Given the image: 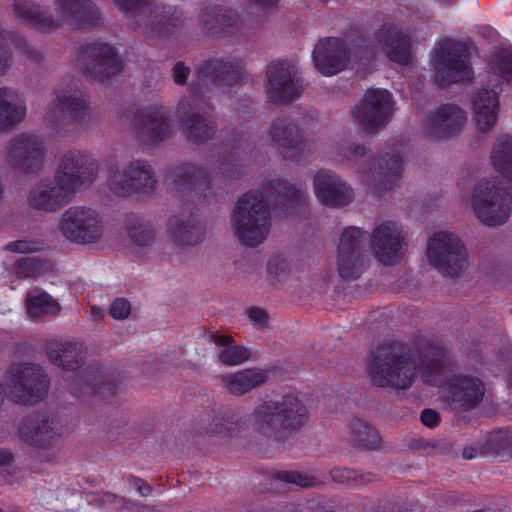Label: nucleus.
Returning <instances> with one entry per match:
<instances>
[{
  "mask_svg": "<svg viewBox=\"0 0 512 512\" xmlns=\"http://www.w3.org/2000/svg\"><path fill=\"white\" fill-rule=\"evenodd\" d=\"M284 217L305 215L307 194L302 185L280 178L268 180L262 190L245 193L233 211V227L239 242L248 247L262 244L270 231L269 206Z\"/></svg>",
  "mask_w": 512,
  "mask_h": 512,
  "instance_id": "nucleus-1",
  "label": "nucleus"
},
{
  "mask_svg": "<svg viewBox=\"0 0 512 512\" xmlns=\"http://www.w3.org/2000/svg\"><path fill=\"white\" fill-rule=\"evenodd\" d=\"M248 80L244 62L238 57L210 58L201 61L194 69L190 84L191 95L182 97L177 106L183 132L187 140L194 143L208 141L215 131L213 123L194 113L197 98L204 93L219 92L245 84Z\"/></svg>",
  "mask_w": 512,
  "mask_h": 512,
  "instance_id": "nucleus-2",
  "label": "nucleus"
},
{
  "mask_svg": "<svg viewBox=\"0 0 512 512\" xmlns=\"http://www.w3.org/2000/svg\"><path fill=\"white\" fill-rule=\"evenodd\" d=\"M98 164L89 154L81 151L67 152L57 169L55 181L41 185L29 195V205L37 210L56 211L68 203L76 188L95 180Z\"/></svg>",
  "mask_w": 512,
  "mask_h": 512,
  "instance_id": "nucleus-3",
  "label": "nucleus"
},
{
  "mask_svg": "<svg viewBox=\"0 0 512 512\" xmlns=\"http://www.w3.org/2000/svg\"><path fill=\"white\" fill-rule=\"evenodd\" d=\"M419 369L423 381L430 386L445 387L446 397L458 410L469 411L476 408L485 395V384L471 375H451L452 368L444 351L436 347L430 355L421 358Z\"/></svg>",
  "mask_w": 512,
  "mask_h": 512,
  "instance_id": "nucleus-4",
  "label": "nucleus"
},
{
  "mask_svg": "<svg viewBox=\"0 0 512 512\" xmlns=\"http://www.w3.org/2000/svg\"><path fill=\"white\" fill-rule=\"evenodd\" d=\"M367 368L372 384L380 388L408 389L416 375L410 353L392 342H383L370 351Z\"/></svg>",
  "mask_w": 512,
  "mask_h": 512,
  "instance_id": "nucleus-5",
  "label": "nucleus"
},
{
  "mask_svg": "<svg viewBox=\"0 0 512 512\" xmlns=\"http://www.w3.org/2000/svg\"><path fill=\"white\" fill-rule=\"evenodd\" d=\"M309 417L306 405L295 393H288L277 400L264 401L258 405L249 418L253 430L272 437L277 428L297 431L305 425Z\"/></svg>",
  "mask_w": 512,
  "mask_h": 512,
  "instance_id": "nucleus-6",
  "label": "nucleus"
},
{
  "mask_svg": "<svg viewBox=\"0 0 512 512\" xmlns=\"http://www.w3.org/2000/svg\"><path fill=\"white\" fill-rule=\"evenodd\" d=\"M118 10L131 17L133 29L154 38L173 34L183 24V12L176 6L154 5L153 0H113Z\"/></svg>",
  "mask_w": 512,
  "mask_h": 512,
  "instance_id": "nucleus-7",
  "label": "nucleus"
},
{
  "mask_svg": "<svg viewBox=\"0 0 512 512\" xmlns=\"http://www.w3.org/2000/svg\"><path fill=\"white\" fill-rule=\"evenodd\" d=\"M472 206L482 224L500 226L510 217L512 193L496 177L482 179L474 189Z\"/></svg>",
  "mask_w": 512,
  "mask_h": 512,
  "instance_id": "nucleus-8",
  "label": "nucleus"
},
{
  "mask_svg": "<svg viewBox=\"0 0 512 512\" xmlns=\"http://www.w3.org/2000/svg\"><path fill=\"white\" fill-rule=\"evenodd\" d=\"M433 70L435 82L442 87L470 81L474 72L466 44L461 41H442L436 50Z\"/></svg>",
  "mask_w": 512,
  "mask_h": 512,
  "instance_id": "nucleus-9",
  "label": "nucleus"
},
{
  "mask_svg": "<svg viewBox=\"0 0 512 512\" xmlns=\"http://www.w3.org/2000/svg\"><path fill=\"white\" fill-rule=\"evenodd\" d=\"M156 177L147 161L134 160L119 169L116 164L108 169L107 185L116 196L149 194L154 191Z\"/></svg>",
  "mask_w": 512,
  "mask_h": 512,
  "instance_id": "nucleus-10",
  "label": "nucleus"
},
{
  "mask_svg": "<svg viewBox=\"0 0 512 512\" xmlns=\"http://www.w3.org/2000/svg\"><path fill=\"white\" fill-rule=\"evenodd\" d=\"M7 383L11 395L22 404H35L43 400L49 389V379L45 371L30 363L11 365Z\"/></svg>",
  "mask_w": 512,
  "mask_h": 512,
  "instance_id": "nucleus-11",
  "label": "nucleus"
},
{
  "mask_svg": "<svg viewBox=\"0 0 512 512\" xmlns=\"http://www.w3.org/2000/svg\"><path fill=\"white\" fill-rule=\"evenodd\" d=\"M426 256L434 268L451 277L460 275L467 265L465 246L449 232H438L430 238Z\"/></svg>",
  "mask_w": 512,
  "mask_h": 512,
  "instance_id": "nucleus-12",
  "label": "nucleus"
},
{
  "mask_svg": "<svg viewBox=\"0 0 512 512\" xmlns=\"http://www.w3.org/2000/svg\"><path fill=\"white\" fill-rule=\"evenodd\" d=\"M80 70L86 78L105 82L123 68L121 58L113 46L107 43H87L78 54Z\"/></svg>",
  "mask_w": 512,
  "mask_h": 512,
  "instance_id": "nucleus-13",
  "label": "nucleus"
},
{
  "mask_svg": "<svg viewBox=\"0 0 512 512\" xmlns=\"http://www.w3.org/2000/svg\"><path fill=\"white\" fill-rule=\"evenodd\" d=\"M121 384L120 374L108 373L103 367L90 364L74 374L70 390L77 398L101 397L111 402V398L121 391Z\"/></svg>",
  "mask_w": 512,
  "mask_h": 512,
  "instance_id": "nucleus-14",
  "label": "nucleus"
},
{
  "mask_svg": "<svg viewBox=\"0 0 512 512\" xmlns=\"http://www.w3.org/2000/svg\"><path fill=\"white\" fill-rule=\"evenodd\" d=\"M165 180L192 202H210L212 184L209 173L189 163H178L170 167Z\"/></svg>",
  "mask_w": 512,
  "mask_h": 512,
  "instance_id": "nucleus-15",
  "label": "nucleus"
},
{
  "mask_svg": "<svg viewBox=\"0 0 512 512\" xmlns=\"http://www.w3.org/2000/svg\"><path fill=\"white\" fill-rule=\"evenodd\" d=\"M392 94L385 89H368L359 106L352 110L354 120L367 133L385 127L392 118Z\"/></svg>",
  "mask_w": 512,
  "mask_h": 512,
  "instance_id": "nucleus-16",
  "label": "nucleus"
},
{
  "mask_svg": "<svg viewBox=\"0 0 512 512\" xmlns=\"http://www.w3.org/2000/svg\"><path fill=\"white\" fill-rule=\"evenodd\" d=\"M367 233L355 226L344 229L338 245L339 276L347 281L358 279L364 271Z\"/></svg>",
  "mask_w": 512,
  "mask_h": 512,
  "instance_id": "nucleus-17",
  "label": "nucleus"
},
{
  "mask_svg": "<svg viewBox=\"0 0 512 512\" xmlns=\"http://www.w3.org/2000/svg\"><path fill=\"white\" fill-rule=\"evenodd\" d=\"M266 94L273 103H287L300 97L303 82L290 61H273L266 72Z\"/></svg>",
  "mask_w": 512,
  "mask_h": 512,
  "instance_id": "nucleus-18",
  "label": "nucleus"
},
{
  "mask_svg": "<svg viewBox=\"0 0 512 512\" xmlns=\"http://www.w3.org/2000/svg\"><path fill=\"white\" fill-rule=\"evenodd\" d=\"M59 229L65 238L77 244L94 243L103 232L97 212L87 207L66 210Z\"/></svg>",
  "mask_w": 512,
  "mask_h": 512,
  "instance_id": "nucleus-19",
  "label": "nucleus"
},
{
  "mask_svg": "<svg viewBox=\"0 0 512 512\" xmlns=\"http://www.w3.org/2000/svg\"><path fill=\"white\" fill-rule=\"evenodd\" d=\"M44 154V143L35 135L21 133L9 141L8 161L18 174L37 173L42 166Z\"/></svg>",
  "mask_w": 512,
  "mask_h": 512,
  "instance_id": "nucleus-20",
  "label": "nucleus"
},
{
  "mask_svg": "<svg viewBox=\"0 0 512 512\" xmlns=\"http://www.w3.org/2000/svg\"><path fill=\"white\" fill-rule=\"evenodd\" d=\"M47 115L52 123L59 126L86 123L90 116L88 97L81 90L58 91Z\"/></svg>",
  "mask_w": 512,
  "mask_h": 512,
  "instance_id": "nucleus-21",
  "label": "nucleus"
},
{
  "mask_svg": "<svg viewBox=\"0 0 512 512\" xmlns=\"http://www.w3.org/2000/svg\"><path fill=\"white\" fill-rule=\"evenodd\" d=\"M134 127L139 139L147 144L160 143L173 131L168 111L157 105L140 109L134 117Z\"/></svg>",
  "mask_w": 512,
  "mask_h": 512,
  "instance_id": "nucleus-22",
  "label": "nucleus"
},
{
  "mask_svg": "<svg viewBox=\"0 0 512 512\" xmlns=\"http://www.w3.org/2000/svg\"><path fill=\"white\" fill-rule=\"evenodd\" d=\"M270 136L285 160L299 163L308 150L301 128L290 117L277 118L271 125Z\"/></svg>",
  "mask_w": 512,
  "mask_h": 512,
  "instance_id": "nucleus-23",
  "label": "nucleus"
},
{
  "mask_svg": "<svg viewBox=\"0 0 512 512\" xmlns=\"http://www.w3.org/2000/svg\"><path fill=\"white\" fill-rule=\"evenodd\" d=\"M18 434L28 445L46 449L62 434V427L46 412H34L22 420L18 426Z\"/></svg>",
  "mask_w": 512,
  "mask_h": 512,
  "instance_id": "nucleus-24",
  "label": "nucleus"
},
{
  "mask_svg": "<svg viewBox=\"0 0 512 512\" xmlns=\"http://www.w3.org/2000/svg\"><path fill=\"white\" fill-rule=\"evenodd\" d=\"M404 239L405 237L396 222H383L370 235L371 252L380 263L394 265L401 260Z\"/></svg>",
  "mask_w": 512,
  "mask_h": 512,
  "instance_id": "nucleus-25",
  "label": "nucleus"
},
{
  "mask_svg": "<svg viewBox=\"0 0 512 512\" xmlns=\"http://www.w3.org/2000/svg\"><path fill=\"white\" fill-rule=\"evenodd\" d=\"M466 117L464 111L455 104H443L428 114L423 123V134L429 140H442L457 135Z\"/></svg>",
  "mask_w": 512,
  "mask_h": 512,
  "instance_id": "nucleus-26",
  "label": "nucleus"
},
{
  "mask_svg": "<svg viewBox=\"0 0 512 512\" xmlns=\"http://www.w3.org/2000/svg\"><path fill=\"white\" fill-rule=\"evenodd\" d=\"M312 57L321 74L332 76L346 68L350 61V51L343 39L327 37L315 45Z\"/></svg>",
  "mask_w": 512,
  "mask_h": 512,
  "instance_id": "nucleus-27",
  "label": "nucleus"
},
{
  "mask_svg": "<svg viewBox=\"0 0 512 512\" xmlns=\"http://www.w3.org/2000/svg\"><path fill=\"white\" fill-rule=\"evenodd\" d=\"M313 184L317 198L326 206L344 207L354 199L352 187L331 170H319L314 176Z\"/></svg>",
  "mask_w": 512,
  "mask_h": 512,
  "instance_id": "nucleus-28",
  "label": "nucleus"
},
{
  "mask_svg": "<svg viewBox=\"0 0 512 512\" xmlns=\"http://www.w3.org/2000/svg\"><path fill=\"white\" fill-rule=\"evenodd\" d=\"M198 18L203 32L207 35L215 37L245 35L238 15L233 10L225 9L222 6L204 7Z\"/></svg>",
  "mask_w": 512,
  "mask_h": 512,
  "instance_id": "nucleus-29",
  "label": "nucleus"
},
{
  "mask_svg": "<svg viewBox=\"0 0 512 512\" xmlns=\"http://www.w3.org/2000/svg\"><path fill=\"white\" fill-rule=\"evenodd\" d=\"M403 161L394 152H387L374 158L372 167L366 171V176L374 183V190L378 195L390 191L401 179Z\"/></svg>",
  "mask_w": 512,
  "mask_h": 512,
  "instance_id": "nucleus-30",
  "label": "nucleus"
},
{
  "mask_svg": "<svg viewBox=\"0 0 512 512\" xmlns=\"http://www.w3.org/2000/svg\"><path fill=\"white\" fill-rule=\"evenodd\" d=\"M60 16L73 30L94 27L100 24L98 7L90 0H54Z\"/></svg>",
  "mask_w": 512,
  "mask_h": 512,
  "instance_id": "nucleus-31",
  "label": "nucleus"
},
{
  "mask_svg": "<svg viewBox=\"0 0 512 512\" xmlns=\"http://www.w3.org/2000/svg\"><path fill=\"white\" fill-rule=\"evenodd\" d=\"M378 44L394 63L406 66L411 62L409 37L390 25H382L375 33Z\"/></svg>",
  "mask_w": 512,
  "mask_h": 512,
  "instance_id": "nucleus-32",
  "label": "nucleus"
},
{
  "mask_svg": "<svg viewBox=\"0 0 512 512\" xmlns=\"http://www.w3.org/2000/svg\"><path fill=\"white\" fill-rule=\"evenodd\" d=\"M12 12L19 23L40 33H49L59 27L58 20L33 0H14Z\"/></svg>",
  "mask_w": 512,
  "mask_h": 512,
  "instance_id": "nucleus-33",
  "label": "nucleus"
},
{
  "mask_svg": "<svg viewBox=\"0 0 512 512\" xmlns=\"http://www.w3.org/2000/svg\"><path fill=\"white\" fill-rule=\"evenodd\" d=\"M45 350L52 364L67 371L78 369L84 363L86 354L85 345L74 341H48Z\"/></svg>",
  "mask_w": 512,
  "mask_h": 512,
  "instance_id": "nucleus-34",
  "label": "nucleus"
},
{
  "mask_svg": "<svg viewBox=\"0 0 512 512\" xmlns=\"http://www.w3.org/2000/svg\"><path fill=\"white\" fill-rule=\"evenodd\" d=\"M474 117L477 129L487 132L497 121L499 99L494 89L483 88L473 98Z\"/></svg>",
  "mask_w": 512,
  "mask_h": 512,
  "instance_id": "nucleus-35",
  "label": "nucleus"
},
{
  "mask_svg": "<svg viewBox=\"0 0 512 512\" xmlns=\"http://www.w3.org/2000/svg\"><path fill=\"white\" fill-rule=\"evenodd\" d=\"M221 380L229 393L242 396L263 385L268 380V373L265 369L254 367L223 375Z\"/></svg>",
  "mask_w": 512,
  "mask_h": 512,
  "instance_id": "nucleus-36",
  "label": "nucleus"
},
{
  "mask_svg": "<svg viewBox=\"0 0 512 512\" xmlns=\"http://www.w3.org/2000/svg\"><path fill=\"white\" fill-rule=\"evenodd\" d=\"M25 114L26 105L22 95L13 88L0 87V130L15 126Z\"/></svg>",
  "mask_w": 512,
  "mask_h": 512,
  "instance_id": "nucleus-37",
  "label": "nucleus"
},
{
  "mask_svg": "<svg viewBox=\"0 0 512 512\" xmlns=\"http://www.w3.org/2000/svg\"><path fill=\"white\" fill-rule=\"evenodd\" d=\"M168 230L178 245H195L200 242L204 232L193 213L185 218L184 214L172 216L168 220Z\"/></svg>",
  "mask_w": 512,
  "mask_h": 512,
  "instance_id": "nucleus-38",
  "label": "nucleus"
},
{
  "mask_svg": "<svg viewBox=\"0 0 512 512\" xmlns=\"http://www.w3.org/2000/svg\"><path fill=\"white\" fill-rule=\"evenodd\" d=\"M246 142V140L240 137L239 139H230L224 144V148L229 147L234 154V156H226V154L223 153L222 157L219 159L218 170L225 180L233 181L240 178L242 175L243 165L240 163V152H243L247 148L248 145Z\"/></svg>",
  "mask_w": 512,
  "mask_h": 512,
  "instance_id": "nucleus-39",
  "label": "nucleus"
},
{
  "mask_svg": "<svg viewBox=\"0 0 512 512\" xmlns=\"http://www.w3.org/2000/svg\"><path fill=\"white\" fill-rule=\"evenodd\" d=\"M491 160L494 169L504 178L512 181V136L502 134L496 139Z\"/></svg>",
  "mask_w": 512,
  "mask_h": 512,
  "instance_id": "nucleus-40",
  "label": "nucleus"
},
{
  "mask_svg": "<svg viewBox=\"0 0 512 512\" xmlns=\"http://www.w3.org/2000/svg\"><path fill=\"white\" fill-rule=\"evenodd\" d=\"M349 428L352 441L360 449L372 451L381 446V437L367 422L357 418L351 422Z\"/></svg>",
  "mask_w": 512,
  "mask_h": 512,
  "instance_id": "nucleus-41",
  "label": "nucleus"
},
{
  "mask_svg": "<svg viewBox=\"0 0 512 512\" xmlns=\"http://www.w3.org/2000/svg\"><path fill=\"white\" fill-rule=\"evenodd\" d=\"M26 306L31 317L55 315L60 310L58 303L50 294L39 290H33L27 295Z\"/></svg>",
  "mask_w": 512,
  "mask_h": 512,
  "instance_id": "nucleus-42",
  "label": "nucleus"
},
{
  "mask_svg": "<svg viewBox=\"0 0 512 512\" xmlns=\"http://www.w3.org/2000/svg\"><path fill=\"white\" fill-rule=\"evenodd\" d=\"M331 479L339 484L351 488H360L374 482L377 476L371 472H362L357 469L335 467L330 470Z\"/></svg>",
  "mask_w": 512,
  "mask_h": 512,
  "instance_id": "nucleus-43",
  "label": "nucleus"
},
{
  "mask_svg": "<svg viewBox=\"0 0 512 512\" xmlns=\"http://www.w3.org/2000/svg\"><path fill=\"white\" fill-rule=\"evenodd\" d=\"M241 417L236 413L225 412L220 417H215L208 425L206 433L211 436L237 437L241 433Z\"/></svg>",
  "mask_w": 512,
  "mask_h": 512,
  "instance_id": "nucleus-44",
  "label": "nucleus"
},
{
  "mask_svg": "<svg viewBox=\"0 0 512 512\" xmlns=\"http://www.w3.org/2000/svg\"><path fill=\"white\" fill-rule=\"evenodd\" d=\"M507 434L504 431H498L485 436L484 441L465 446L462 452L464 459L472 460L478 456L484 455L490 448L502 449L506 446Z\"/></svg>",
  "mask_w": 512,
  "mask_h": 512,
  "instance_id": "nucleus-45",
  "label": "nucleus"
},
{
  "mask_svg": "<svg viewBox=\"0 0 512 512\" xmlns=\"http://www.w3.org/2000/svg\"><path fill=\"white\" fill-rule=\"evenodd\" d=\"M274 479L280 482L294 484L301 488H315L325 485V481L304 472L282 470L274 473Z\"/></svg>",
  "mask_w": 512,
  "mask_h": 512,
  "instance_id": "nucleus-46",
  "label": "nucleus"
},
{
  "mask_svg": "<svg viewBox=\"0 0 512 512\" xmlns=\"http://www.w3.org/2000/svg\"><path fill=\"white\" fill-rule=\"evenodd\" d=\"M490 68L498 77L512 81V50L501 48L493 53Z\"/></svg>",
  "mask_w": 512,
  "mask_h": 512,
  "instance_id": "nucleus-47",
  "label": "nucleus"
},
{
  "mask_svg": "<svg viewBox=\"0 0 512 512\" xmlns=\"http://www.w3.org/2000/svg\"><path fill=\"white\" fill-rule=\"evenodd\" d=\"M46 271V263L34 257L20 258L15 262V273L20 278H36Z\"/></svg>",
  "mask_w": 512,
  "mask_h": 512,
  "instance_id": "nucleus-48",
  "label": "nucleus"
},
{
  "mask_svg": "<svg viewBox=\"0 0 512 512\" xmlns=\"http://www.w3.org/2000/svg\"><path fill=\"white\" fill-rule=\"evenodd\" d=\"M129 237L138 246H148L154 240L155 231L149 222L137 219L135 224L129 227Z\"/></svg>",
  "mask_w": 512,
  "mask_h": 512,
  "instance_id": "nucleus-49",
  "label": "nucleus"
},
{
  "mask_svg": "<svg viewBox=\"0 0 512 512\" xmlns=\"http://www.w3.org/2000/svg\"><path fill=\"white\" fill-rule=\"evenodd\" d=\"M249 357L250 352L246 348L237 345L227 346L218 354L219 361L227 366L242 364Z\"/></svg>",
  "mask_w": 512,
  "mask_h": 512,
  "instance_id": "nucleus-50",
  "label": "nucleus"
},
{
  "mask_svg": "<svg viewBox=\"0 0 512 512\" xmlns=\"http://www.w3.org/2000/svg\"><path fill=\"white\" fill-rule=\"evenodd\" d=\"M44 248V243L39 240H16L9 242L6 246V249L10 252L14 253H33L41 251Z\"/></svg>",
  "mask_w": 512,
  "mask_h": 512,
  "instance_id": "nucleus-51",
  "label": "nucleus"
},
{
  "mask_svg": "<svg viewBox=\"0 0 512 512\" xmlns=\"http://www.w3.org/2000/svg\"><path fill=\"white\" fill-rule=\"evenodd\" d=\"M131 312V304L125 298H117L115 299L110 308L109 314L112 318L122 320L127 318Z\"/></svg>",
  "mask_w": 512,
  "mask_h": 512,
  "instance_id": "nucleus-52",
  "label": "nucleus"
},
{
  "mask_svg": "<svg viewBox=\"0 0 512 512\" xmlns=\"http://www.w3.org/2000/svg\"><path fill=\"white\" fill-rule=\"evenodd\" d=\"M247 315L255 328L262 329L267 325L268 315L264 309L259 307H250L247 310Z\"/></svg>",
  "mask_w": 512,
  "mask_h": 512,
  "instance_id": "nucleus-53",
  "label": "nucleus"
},
{
  "mask_svg": "<svg viewBox=\"0 0 512 512\" xmlns=\"http://www.w3.org/2000/svg\"><path fill=\"white\" fill-rule=\"evenodd\" d=\"M190 72V68L179 61L172 68V79L177 85H184L187 83Z\"/></svg>",
  "mask_w": 512,
  "mask_h": 512,
  "instance_id": "nucleus-54",
  "label": "nucleus"
},
{
  "mask_svg": "<svg viewBox=\"0 0 512 512\" xmlns=\"http://www.w3.org/2000/svg\"><path fill=\"white\" fill-rule=\"evenodd\" d=\"M422 424L429 428H435L440 423V414L431 408L422 410L420 415Z\"/></svg>",
  "mask_w": 512,
  "mask_h": 512,
  "instance_id": "nucleus-55",
  "label": "nucleus"
},
{
  "mask_svg": "<svg viewBox=\"0 0 512 512\" xmlns=\"http://www.w3.org/2000/svg\"><path fill=\"white\" fill-rule=\"evenodd\" d=\"M285 265V262L279 261L278 257H271L267 263L268 274L280 277L281 273H284Z\"/></svg>",
  "mask_w": 512,
  "mask_h": 512,
  "instance_id": "nucleus-56",
  "label": "nucleus"
},
{
  "mask_svg": "<svg viewBox=\"0 0 512 512\" xmlns=\"http://www.w3.org/2000/svg\"><path fill=\"white\" fill-rule=\"evenodd\" d=\"M205 94H206V93H204V94L200 95V97H199V98H197L196 103L194 104V110L190 113L189 117H191L194 113H199L203 118H205V119H207L209 122L213 123V125H214V127H215V130H217V126H216L215 122H214L212 119H210V118H208V117L204 116V114L202 113V109L198 107V102H199L200 100H201V101H203L205 104H207V107H210V104H208V103L205 101ZM215 133H216V131H214V133L211 135V137H210L208 140H210V139L215 135Z\"/></svg>",
  "mask_w": 512,
  "mask_h": 512,
  "instance_id": "nucleus-57",
  "label": "nucleus"
},
{
  "mask_svg": "<svg viewBox=\"0 0 512 512\" xmlns=\"http://www.w3.org/2000/svg\"><path fill=\"white\" fill-rule=\"evenodd\" d=\"M135 486H136V489H137L138 493L141 496L147 497V496H149L152 493V487L146 481H143L141 479H137L135 481Z\"/></svg>",
  "mask_w": 512,
  "mask_h": 512,
  "instance_id": "nucleus-58",
  "label": "nucleus"
},
{
  "mask_svg": "<svg viewBox=\"0 0 512 512\" xmlns=\"http://www.w3.org/2000/svg\"><path fill=\"white\" fill-rule=\"evenodd\" d=\"M251 4H255L263 9L275 8L280 0H247Z\"/></svg>",
  "mask_w": 512,
  "mask_h": 512,
  "instance_id": "nucleus-59",
  "label": "nucleus"
},
{
  "mask_svg": "<svg viewBox=\"0 0 512 512\" xmlns=\"http://www.w3.org/2000/svg\"><path fill=\"white\" fill-rule=\"evenodd\" d=\"M13 461L11 452L5 449H0V467L10 466Z\"/></svg>",
  "mask_w": 512,
  "mask_h": 512,
  "instance_id": "nucleus-60",
  "label": "nucleus"
},
{
  "mask_svg": "<svg viewBox=\"0 0 512 512\" xmlns=\"http://www.w3.org/2000/svg\"><path fill=\"white\" fill-rule=\"evenodd\" d=\"M349 150L351 151V153L354 155V156H365L366 155V148L365 146L363 145H360V144H352L350 147H349Z\"/></svg>",
  "mask_w": 512,
  "mask_h": 512,
  "instance_id": "nucleus-61",
  "label": "nucleus"
},
{
  "mask_svg": "<svg viewBox=\"0 0 512 512\" xmlns=\"http://www.w3.org/2000/svg\"><path fill=\"white\" fill-rule=\"evenodd\" d=\"M341 504V500L337 497H334V498H331L329 500L326 501V507H329L331 508L332 510L328 511V512H336V508Z\"/></svg>",
  "mask_w": 512,
  "mask_h": 512,
  "instance_id": "nucleus-62",
  "label": "nucleus"
},
{
  "mask_svg": "<svg viewBox=\"0 0 512 512\" xmlns=\"http://www.w3.org/2000/svg\"><path fill=\"white\" fill-rule=\"evenodd\" d=\"M231 340V337L222 335L217 337L216 342L221 346H226L230 343Z\"/></svg>",
  "mask_w": 512,
  "mask_h": 512,
  "instance_id": "nucleus-63",
  "label": "nucleus"
},
{
  "mask_svg": "<svg viewBox=\"0 0 512 512\" xmlns=\"http://www.w3.org/2000/svg\"><path fill=\"white\" fill-rule=\"evenodd\" d=\"M104 501L105 502H115L116 503V502H120V499L116 495H114L112 493H106L104 495Z\"/></svg>",
  "mask_w": 512,
  "mask_h": 512,
  "instance_id": "nucleus-64",
  "label": "nucleus"
}]
</instances>
